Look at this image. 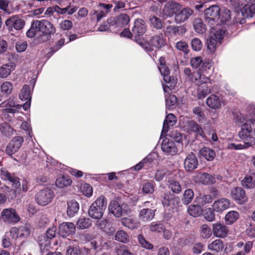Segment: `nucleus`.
<instances>
[{
  "label": "nucleus",
  "instance_id": "1",
  "mask_svg": "<svg viewBox=\"0 0 255 255\" xmlns=\"http://www.w3.org/2000/svg\"><path fill=\"white\" fill-rule=\"evenodd\" d=\"M55 28L53 24L46 20H35L33 21L30 29L27 31V37L32 38L38 32H41L45 34H51L55 32Z\"/></svg>",
  "mask_w": 255,
  "mask_h": 255
},
{
  "label": "nucleus",
  "instance_id": "2",
  "mask_svg": "<svg viewBox=\"0 0 255 255\" xmlns=\"http://www.w3.org/2000/svg\"><path fill=\"white\" fill-rule=\"evenodd\" d=\"M107 204L106 198L103 195L100 196L90 206L89 216L93 219H100L103 216Z\"/></svg>",
  "mask_w": 255,
  "mask_h": 255
},
{
  "label": "nucleus",
  "instance_id": "3",
  "mask_svg": "<svg viewBox=\"0 0 255 255\" xmlns=\"http://www.w3.org/2000/svg\"><path fill=\"white\" fill-rule=\"evenodd\" d=\"M226 33L225 30L220 29L215 30L214 28H212L210 36L206 42L208 49L211 53L215 51L217 44L221 43V40L226 35Z\"/></svg>",
  "mask_w": 255,
  "mask_h": 255
},
{
  "label": "nucleus",
  "instance_id": "4",
  "mask_svg": "<svg viewBox=\"0 0 255 255\" xmlns=\"http://www.w3.org/2000/svg\"><path fill=\"white\" fill-rule=\"evenodd\" d=\"M137 42L146 51L149 52L153 50L152 47L159 49L164 46L165 44V40L162 34L153 36L151 40V44L143 41V40H138L136 39Z\"/></svg>",
  "mask_w": 255,
  "mask_h": 255
},
{
  "label": "nucleus",
  "instance_id": "5",
  "mask_svg": "<svg viewBox=\"0 0 255 255\" xmlns=\"http://www.w3.org/2000/svg\"><path fill=\"white\" fill-rule=\"evenodd\" d=\"M110 213L116 217L119 218L124 214H128L130 212L129 206L125 203L120 204L117 201H112L109 206Z\"/></svg>",
  "mask_w": 255,
  "mask_h": 255
},
{
  "label": "nucleus",
  "instance_id": "6",
  "mask_svg": "<svg viewBox=\"0 0 255 255\" xmlns=\"http://www.w3.org/2000/svg\"><path fill=\"white\" fill-rule=\"evenodd\" d=\"M2 221L7 224L14 225L18 223L20 218L16 210L11 208L3 209L1 212Z\"/></svg>",
  "mask_w": 255,
  "mask_h": 255
},
{
  "label": "nucleus",
  "instance_id": "7",
  "mask_svg": "<svg viewBox=\"0 0 255 255\" xmlns=\"http://www.w3.org/2000/svg\"><path fill=\"white\" fill-rule=\"evenodd\" d=\"M193 181L199 185L214 184L216 180L215 176L207 172L197 171L193 176Z\"/></svg>",
  "mask_w": 255,
  "mask_h": 255
},
{
  "label": "nucleus",
  "instance_id": "8",
  "mask_svg": "<svg viewBox=\"0 0 255 255\" xmlns=\"http://www.w3.org/2000/svg\"><path fill=\"white\" fill-rule=\"evenodd\" d=\"M54 197V193L52 190L45 188L35 195V199L39 205L45 206L51 202Z\"/></svg>",
  "mask_w": 255,
  "mask_h": 255
},
{
  "label": "nucleus",
  "instance_id": "9",
  "mask_svg": "<svg viewBox=\"0 0 255 255\" xmlns=\"http://www.w3.org/2000/svg\"><path fill=\"white\" fill-rule=\"evenodd\" d=\"M30 234V228L26 225L18 227H13L9 230L10 236L13 239H25L29 236Z\"/></svg>",
  "mask_w": 255,
  "mask_h": 255
},
{
  "label": "nucleus",
  "instance_id": "10",
  "mask_svg": "<svg viewBox=\"0 0 255 255\" xmlns=\"http://www.w3.org/2000/svg\"><path fill=\"white\" fill-rule=\"evenodd\" d=\"M162 198V202L164 208L168 210L176 209L180 203L179 199L169 192L164 193Z\"/></svg>",
  "mask_w": 255,
  "mask_h": 255
},
{
  "label": "nucleus",
  "instance_id": "11",
  "mask_svg": "<svg viewBox=\"0 0 255 255\" xmlns=\"http://www.w3.org/2000/svg\"><path fill=\"white\" fill-rule=\"evenodd\" d=\"M158 69L161 75L163 76L164 82L170 84L169 86L162 85L164 92L167 93L168 92V89H169V90H171V89H173L176 83L173 80L171 79V77L169 75V70L166 65L159 66Z\"/></svg>",
  "mask_w": 255,
  "mask_h": 255
},
{
  "label": "nucleus",
  "instance_id": "12",
  "mask_svg": "<svg viewBox=\"0 0 255 255\" xmlns=\"http://www.w3.org/2000/svg\"><path fill=\"white\" fill-rule=\"evenodd\" d=\"M190 64L193 68H199V71L201 72H206L210 70L211 67V63L208 60H203L200 56L192 58Z\"/></svg>",
  "mask_w": 255,
  "mask_h": 255
},
{
  "label": "nucleus",
  "instance_id": "13",
  "mask_svg": "<svg viewBox=\"0 0 255 255\" xmlns=\"http://www.w3.org/2000/svg\"><path fill=\"white\" fill-rule=\"evenodd\" d=\"M239 135L242 139L246 140L245 142L255 141V129L253 131L251 126L248 124H244Z\"/></svg>",
  "mask_w": 255,
  "mask_h": 255
},
{
  "label": "nucleus",
  "instance_id": "14",
  "mask_svg": "<svg viewBox=\"0 0 255 255\" xmlns=\"http://www.w3.org/2000/svg\"><path fill=\"white\" fill-rule=\"evenodd\" d=\"M212 232L215 237L224 238L228 235L229 230L226 225L218 222L212 225Z\"/></svg>",
  "mask_w": 255,
  "mask_h": 255
},
{
  "label": "nucleus",
  "instance_id": "15",
  "mask_svg": "<svg viewBox=\"0 0 255 255\" xmlns=\"http://www.w3.org/2000/svg\"><path fill=\"white\" fill-rule=\"evenodd\" d=\"M231 201L226 198H221L214 201L212 205V210L215 212L222 213L230 207Z\"/></svg>",
  "mask_w": 255,
  "mask_h": 255
},
{
  "label": "nucleus",
  "instance_id": "16",
  "mask_svg": "<svg viewBox=\"0 0 255 255\" xmlns=\"http://www.w3.org/2000/svg\"><path fill=\"white\" fill-rule=\"evenodd\" d=\"M220 7L217 5H212L207 8L205 11L206 21L213 24V22L219 18Z\"/></svg>",
  "mask_w": 255,
  "mask_h": 255
},
{
  "label": "nucleus",
  "instance_id": "17",
  "mask_svg": "<svg viewBox=\"0 0 255 255\" xmlns=\"http://www.w3.org/2000/svg\"><path fill=\"white\" fill-rule=\"evenodd\" d=\"M23 142V138L22 136L14 137L6 147V153L10 155L16 152L21 147Z\"/></svg>",
  "mask_w": 255,
  "mask_h": 255
},
{
  "label": "nucleus",
  "instance_id": "18",
  "mask_svg": "<svg viewBox=\"0 0 255 255\" xmlns=\"http://www.w3.org/2000/svg\"><path fill=\"white\" fill-rule=\"evenodd\" d=\"M181 9V5L175 1L167 2L162 10V14L166 16L171 17L178 12Z\"/></svg>",
  "mask_w": 255,
  "mask_h": 255
},
{
  "label": "nucleus",
  "instance_id": "19",
  "mask_svg": "<svg viewBox=\"0 0 255 255\" xmlns=\"http://www.w3.org/2000/svg\"><path fill=\"white\" fill-rule=\"evenodd\" d=\"M231 196L239 204H243L247 200L245 191L241 187L233 188L231 191Z\"/></svg>",
  "mask_w": 255,
  "mask_h": 255
},
{
  "label": "nucleus",
  "instance_id": "20",
  "mask_svg": "<svg viewBox=\"0 0 255 255\" xmlns=\"http://www.w3.org/2000/svg\"><path fill=\"white\" fill-rule=\"evenodd\" d=\"M111 4L100 3L98 6V9L94 10L92 14V18H96L99 21L103 17L105 16L112 7Z\"/></svg>",
  "mask_w": 255,
  "mask_h": 255
},
{
  "label": "nucleus",
  "instance_id": "21",
  "mask_svg": "<svg viewBox=\"0 0 255 255\" xmlns=\"http://www.w3.org/2000/svg\"><path fill=\"white\" fill-rule=\"evenodd\" d=\"M161 149L163 152L168 155H174L178 152V148L175 142L167 138L163 140Z\"/></svg>",
  "mask_w": 255,
  "mask_h": 255
},
{
  "label": "nucleus",
  "instance_id": "22",
  "mask_svg": "<svg viewBox=\"0 0 255 255\" xmlns=\"http://www.w3.org/2000/svg\"><path fill=\"white\" fill-rule=\"evenodd\" d=\"M0 177L4 180H8L10 181L13 187L17 189L19 187L20 184L18 177L14 174L10 173L4 168H1L0 171Z\"/></svg>",
  "mask_w": 255,
  "mask_h": 255
},
{
  "label": "nucleus",
  "instance_id": "23",
  "mask_svg": "<svg viewBox=\"0 0 255 255\" xmlns=\"http://www.w3.org/2000/svg\"><path fill=\"white\" fill-rule=\"evenodd\" d=\"M75 225L71 222H64L61 224L59 227V233L60 235L65 238L75 233Z\"/></svg>",
  "mask_w": 255,
  "mask_h": 255
},
{
  "label": "nucleus",
  "instance_id": "24",
  "mask_svg": "<svg viewBox=\"0 0 255 255\" xmlns=\"http://www.w3.org/2000/svg\"><path fill=\"white\" fill-rule=\"evenodd\" d=\"M206 72H194L192 77L190 78V80L197 85H201L203 84L210 83V78L205 75Z\"/></svg>",
  "mask_w": 255,
  "mask_h": 255
},
{
  "label": "nucleus",
  "instance_id": "25",
  "mask_svg": "<svg viewBox=\"0 0 255 255\" xmlns=\"http://www.w3.org/2000/svg\"><path fill=\"white\" fill-rule=\"evenodd\" d=\"M198 161L196 155L193 153L189 154L184 162V168L187 171H192L198 167Z\"/></svg>",
  "mask_w": 255,
  "mask_h": 255
},
{
  "label": "nucleus",
  "instance_id": "26",
  "mask_svg": "<svg viewBox=\"0 0 255 255\" xmlns=\"http://www.w3.org/2000/svg\"><path fill=\"white\" fill-rule=\"evenodd\" d=\"M57 228L55 226H52L49 228L46 232V236L48 240H44L43 241L42 240H39V246L41 251L44 250H48L50 245V242L49 240L53 239L56 235Z\"/></svg>",
  "mask_w": 255,
  "mask_h": 255
},
{
  "label": "nucleus",
  "instance_id": "27",
  "mask_svg": "<svg viewBox=\"0 0 255 255\" xmlns=\"http://www.w3.org/2000/svg\"><path fill=\"white\" fill-rule=\"evenodd\" d=\"M24 24V21L16 16L9 18L5 21V25L10 30H12L13 28L16 30L21 29L23 28Z\"/></svg>",
  "mask_w": 255,
  "mask_h": 255
},
{
  "label": "nucleus",
  "instance_id": "28",
  "mask_svg": "<svg viewBox=\"0 0 255 255\" xmlns=\"http://www.w3.org/2000/svg\"><path fill=\"white\" fill-rule=\"evenodd\" d=\"M146 30V26L144 20L141 19H137L134 21L132 31L135 37L143 35L145 32Z\"/></svg>",
  "mask_w": 255,
  "mask_h": 255
},
{
  "label": "nucleus",
  "instance_id": "29",
  "mask_svg": "<svg viewBox=\"0 0 255 255\" xmlns=\"http://www.w3.org/2000/svg\"><path fill=\"white\" fill-rule=\"evenodd\" d=\"M193 13V10L189 8H184L177 12L175 15V21L182 23L187 20Z\"/></svg>",
  "mask_w": 255,
  "mask_h": 255
},
{
  "label": "nucleus",
  "instance_id": "30",
  "mask_svg": "<svg viewBox=\"0 0 255 255\" xmlns=\"http://www.w3.org/2000/svg\"><path fill=\"white\" fill-rule=\"evenodd\" d=\"M154 210L149 208H143L139 211L138 217L140 220L149 221L154 218Z\"/></svg>",
  "mask_w": 255,
  "mask_h": 255
},
{
  "label": "nucleus",
  "instance_id": "31",
  "mask_svg": "<svg viewBox=\"0 0 255 255\" xmlns=\"http://www.w3.org/2000/svg\"><path fill=\"white\" fill-rule=\"evenodd\" d=\"M176 118L172 114L167 115L163 124L162 134H165L168 130L169 126H173L176 123Z\"/></svg>",
  "mask_w": 255,
  "mask_h": 255
},
{
  "label": "nucleus",
  "instance_id": "32",
  "mask_svg": "<svg viewBox=\"0 0 255 255\" xmlns=\"http://www.w3.org/2000/svg\"><path fill=\"white\" fill-rule=\"evenodd\" d=\"M14 69L15 65L12 63L2 65L0 67V78H5L7 77Z\"/></svg>",
  "mask_w": 255,
  "mask_h": 255
},
{
  "label": "nucleus",
  "instance_id": "33",
  "mask_svg": "<svg viewBox=\"0 0 255 255\" xmlns=\"http://www.w3.org/2000/svg\"><path fill=\"white\" fill-rule=\"evenodd\" d=\"M213 198L211 195L209 194H200L195 198V202L199 206L203 207L207 204H210L212 202Z\"/></svg>",
  "mask_w": 255,
  "mask_h": 255
},
{
  "label": "nucleus",
  "instance_id": "34",
  "mask_svg": "<svg viewBox=\"0 0 255 255\" xmlns=\"http://www.w3.org/2000/svg\"><path fill=\"white\" fill-rule=\"evenodd\" d=\"M242 185L248 189L255 187V173L250 175H246L242 181Z\"/></svg>",
  "mask_w": 255,
  "mask_h": 255
},
{
  "label": "nucleus",
  "instance_id": "35",
  "mask_svg": "<svg viewBox=\"0 0 255 255\" xmlns=\"http://www.w3.org/2000/svg\"><path fill=\"white\" fill-rule=\"evenodd\" d=\"M224 245L220 239H216L208 245V249L215 253H219L223 251Z\"/></svg>",
  "mask_w": 255,
  "mask_h": 255
},
{
  "label": "nucleus",
  "instance_id": "36",
  "mask_svg": "<svg viewBox=\"0 0 255 255\" xmlns=\"http://www.w3.org/2000/svg\"><path fill=\"white\" fill-rule=\"evenodd\" d=\"M79 204L75 200H72L67 203V215L73 217L79 211Z\"/></svg>",
  "mask_w": 255,
  "mask_h": 255
},
{
  "label": "nucleus",
  "instance_id": "37",
  "mask_svg": "<svg viewBox=\"0 0 255 255\" xmlns=\"http://www.w3.org/2000/svg\"><path fill=\"white\" fill-rule=\"evenodd\" d=\"M72 182V180L69 176L62 175L56 180L55 185L59 188H63L70 186Z\"/></svg>",
  "mask_w": 255,
  "mask_h": 255
},
{
  "label": "nucleus",
  "instance_id": "38",
  "mask_svg": "<svg viewBox=\"0 0 255 255\" xmlns=\"http://www.w3.org/2000/svg\"><path fill=\"white\" fill-rule=\"evenodd\" d=\"M199 153L202 157L210 161L213 160L216 156V153L214 150L207 147L202 148L199 151Z\"/></svg>",
  "mask_w": 255,
  "mask_h": 255
},
{
  "label": "nucleus",
  "instance_id": "39",
  "mask_svg": "<svg viewBox=\"0 0 255 255\" xmlns=\"http://www.w3.org/2000/svg\"><path fill=\"white\" fill-rule=\"evenodd\" d=\"M239 217L240 214L237 211H229L224 217L225 222L227 225H232L239 219Z\"/></svg>",
  "mask_w": 255,
  "mask_h": 255
},
{
  "label": "nucleus",
  "instance_id": "40",
  "mask_svg": "<svg viewBox=\"0 0 255 255\" xmlns=\"http://www.w3.org/2000/svg\"><path fill=\"white\" fill-rule=\"evenodd\" d=\"M206 104L213 109H219L221 107L220 100L218 96L215 95H212L207 99Z\"/></svg>",
  "mask_w": 255,
  "mask_h": 255
},
{
  "label": "nucleus",
  "instance_id": "41",
  "mask_svg": "<svg viewBox=\"0 0 255 255\" xmlns=\"http://www.w3.org/2000/svg\"><path fill=\"white\" fill-rule=\"evenodd\" d=\"M185 128L188 131H193L199 135H202L203 132L202 129L201 127L193 121H188Z\"/></svg>",
  "mask_w": 255,
  "mask_h": 255
},
{
  "label": "nucleus",
  "instance_id": "42",
  "mask_svg": "<svg viewBox=\"0 0 255 255\" xmlns=\"http://www.w3.org/2000/svg\"><path fill=\"white\" fill-rule=\"evenodd\" d=\"M255 145V141H252L251 142H244L243 144L231 143L227 146L229 149L241 150L246 149L249 147L253 146Z\"/></svg>",
  "mask_w": 255,
  "mask_h": 255
},
{
  "label": "nucleus",
  "instance_id": "43",
  "mask_svg": "<svg viewBox=\"0 0 255 255\" xmlns=\"http://www.w3.org/2000/svg\"><path fill=\"white\" fill-rule=\"evenodd\" d=\"M129 21V17L126 14H121L116 17L115 23L117 27H122L128 24Z\"/></svg>",
  "mask_w": 255,
  "mask_h": 255
},
{
  "label": "nucleus",
  "instance_id": "44",
  "mask_svg": "<svg viewBox=\"0 0 255 255\" xmlns=\"http://www.w3.org/2000/svg\"><path fill=\"white\" fill-rule=\"evenodd\" d=\"M202 210L201 207L197 205H190L188 208V212L189 214L193 217H197L199 216L202 213Z\"/></svg>",
  "mask_w": 255,
  "mask_h": 255
},
{
  "label": "nucleus",
  "instance_id": "45",
  "mask_svg": "<svg viewBox=\"0 0 255 255\" xmlns=\"http://www.w3.org/2000/svg\"><path fill=\"white\" fill-rule=\"evenodd\" d=\"M19 98L22 101L31 100L30 88L29 86L25 85L23 86L19 94Z\"/></svg>",
  "mask_w": 255,
  "mask_h": 255
},
{
  "label": "nucleus",
  "instance_id": "46",
  "mask_svg": "<svg viewBox=\"0 0 255 255\" xmlns=\"http://www.w3.org/2000/svg\"><path fill=\"white\" fill-rule=\"evenodd\" d=\"M77 227L79 229H85L90 227L92 225V221L89 218H80L77 222Z\"/></svg>",
  "mask_w": 255,
  "mask_h": 255
},
{
  "label": "nucleus",
  "instance_id": "47",
  "mask_svg": "<svg viewBox=\"0 0 255 255\" xmlns=\"http://www.w3.org/2000/svg\"><path fill=\"white\" fill-rule=\"evenodd\" d=\"M212 230L206 224L203 225L200 228V236L203 239H209L212 234Z\"/></svg>",
  "mask_w": 255,
  "mask_h": 255
},
{
  "label": "nucleus",
  "instance_id": "48",
  "mask_svg": "<svg viewBox=\"0 0 255 255\" xmlns=\"http://www.w3.org/2000/svg\"><path fill=\"white\" fill-rule=\"evenodd\" d=\"M115 240L122 243H126L129 241L128 234L123 230L118 231L115 235Z\"/></svg>",
  "mask_w": 255,
  "mask_h": 255
},
{
  "label": "nucleus",
  "instance_id": "49",
  "mask_svg": "<svg viewBox=\"0 0 255 255\" xmlns=\"http://www.w3.org/2000/svg\"><path fill=\"white\" fill-rule=\"evenodd\" d=\"M121 223L123 225L130 229H134L138 226V224L135 221L129 218H122Z\"/></svg>",
  "mask_w": 255,
  "mask_h": 255
},
{
  "label": "nucleus",
  "instance_id": "50",
  "mask_svg": "<svg viewBox=\"0 0 255 255\" xmlns=\"http://www.w3.org/2000/svg\"><path fill=\"white\" fill-rule=\"evenodd\" d=\"M194 27L195 30L198 33L202 34L206 31L205 25L200 19H197L194 20Z\"/></svg>",
  "mask_w": 255,
  "mask_h": 255
},
{
  "label": "nucleus",
  "instance_id": "51",
  "mask_svg": "<svg viewBox=\"0 0 255 255\" xmlns=\"http://www.w3.org/2000/svg\"><path fill=\"white\" fill-rule=\"evenodd\" d=\"M219 18H220L221 21L223 23L228 21L231 18L230 11L224 7L220 9L219 13Z\"/></svg>",
  "mask_w": 255,
  "mask_h": 255
},
{
  "label": "nucleus",
  "instance_id": "52",
  "mask_svg": "<svg viewBox=\"0 0 255 255\" xmlns=\"http://www.w3.org/2000/svg\"><path fill=\"white\" fill-rule=\"evenodd\" d=\"M234 122L239 125L246 124L245 123L248 122L247 120V116H244L241 113H236L234 115Z\"/></svg>",
  "mask_w": 255,
  "mask_h": 255
},
{
  "label": "nucleus",
  "instance_id": "53",
  "mask_svg": "<svg viewBox=\"0 0 255 255\" xmlns=\"http://www.w3.org/2000/svg\"><path fill=\"white\" fill-rule=\"evenodd\" d=\"M168 187L175 193L178 194L181 192L182 188L179 183L174 180H170L168 181Z\"/></svg>",
  "mask_w": 255,
  "mask_h": 255
},
{
  "label": "nucleus",
  "instance_id": "54",
  "mask_svg": "<svg viewBox=\"0 0 255 255\" xmlns=\"http://www.w3.org/2000/svg\"><path fill=\"white\" fill-rule=\"evenodd\" d=\"M194 192L191 189H187L184 193L182 202L184 204L188 205L193 200Z\"/></svg>",
  "mask_w": 255,
  "mask_h": 255
},
{
  "label": "nucleus",
  "instance_id": "55",
  "mask_svg": "<svg viewBox=\"0 0 255 255\" xmlns=\"http://www.w3.org/2000/svg\"><path fill=\"white\" fill-rule=\"evenodd\" d=\"M12 89V83L8 81L3 82L0 86L1 92L6 95H8L11 93Z\"/></svg>",
  "mask_w": 255,
  "mask_h": 255
},
{
  "label": "nucleus",
  "instance_id": "56",
  "mask_svg": "<svg viewBox=\"0 0 255 255\" xmlns=\"http://www.w3.org/2000/svg\"><path fill=\"white\" fill-rule=\"evenodd\" d=\"M247 120L248 122L253 123L255 120V106L250 105L247 108Z\"/></svg>",
  "mask_w": 255,
  "mask_h": 255
},
{
  "label": "nucleus",
  "instance_id": "57",
  "mask_svg": "<svg viewBox=\"0 0 255 255\" xmlns=\"http://www.w3.org/2000/svg\"><path fill=\"white\" fill-rule=\"evenodd\" d=\"M141 189L143 193H152L154 191V184L150 182L144 183L142 185Z\"/></svg>",
  "mask_w": 255,
  "mask_h": 255
},
{
  "label": "nucleus",
  "instance_id": "58",
  "mask_svg": "<svg viewBox=\"0 0 255 255\" xmlns=\"http://www.w3.org/2000/svg\"><path fill=\"white\" fill-rule=\"evenodd\" d=\"M193 113L196 116V118L200 122L205 119V114L202 109L200 107H196L193 109Z\"/></svg>",
  "mask_w": 255,
  "mask_h": 255
},
{
  "label": "nucleus",
  "instance_id": "59",
  "mask_svg": "<svg viewBox=\"0 0 255 255\" xmlns=\"http://www.w3.org/2000/svg\"><path fill=\"white\" fill-rule=\"evenodd\" d=\"M138 240L139 243L143 248L147 250H151L153 248V246L147 241L143 235H138Z\"/></svg>",
  "mask_w": 255,
  "mask_h": 255
},
{
  "label": "nucleus",
  "instance_id": "60",
  "mask_svg": "<svg viewBox=\"0 0 255 255\" xmlns=\"http://www.w3.org/2000/svg\"><path fill=\"white\" fill-rule=\"evenodd\" d=\"M150 22L151 25L156 29H161L162 27V23L161 19L154 16H150Z\"/></svg>",
  "mask_w": 255,
  "mask_h": 255
},
{
  "label": "nucleus",
  "instance_id": "61",
  "mask_svg": "<svg viewBox=\"0 0 255 255\" xmlns=\"http://www.w3.org/2000/svg\"><path fill=\"white\" fill-rule=\"evenodd\" d=\"M151 156V155H148L141 161L133 166L134 169L136 171H138L144 166V164H147L148 162L151 163L152 161Z\"/></svg>",
  "mask_w": 255,
  "mask_h": 255
},
{
  "label": "nucleus",
  "instance_id": "62",
  "mask_svg": "<svg viewBox=\"0 0 255 255\" xmlns=\"http://www.w3.org/2000/svg\"><path fill=\"white\" fill-rule=\"evenodd\" d=\"M165 103L166 106L167 108H170L171 106L174 105L177 102V98L173 95H165Z\"/></svg>",
  "mask_w": 255,
  "mask_h": 255
},
{
  "label": "nucleus",
  "instance_id": "63",
  "mask_svg": "<svg viewBox=\"0 0 255 255\" xmlns=\"http://www.w3.org/2000/svg\"><path fill=\"white\" fill-rule=\"evenodd\" d=\"M166 31L168 32H172L175 34H182L185 31V29L182 27L173 25L168 26L166 28Z\"/></svg>",
  "mask_w": 255,
  "mask_h": 255
},
{
  "label": "nucleus",
  "instance_id": "64",
  "mask_svg": "<svg viewBox=\"0 0 255 255\" xmlns=\"http://www.w3.org/2000/svg\"><path fill=\"white\" fill-rule=\"evenodd\" d=\"M149 229L151 232L160 233L164 231V226L162 224L153 222L150 225Z\"/></svg>",
  "mask_w": 255,
  "mask_h": 255
}]
</instances>
